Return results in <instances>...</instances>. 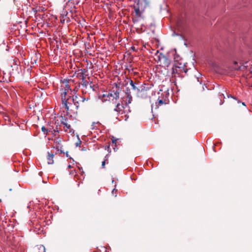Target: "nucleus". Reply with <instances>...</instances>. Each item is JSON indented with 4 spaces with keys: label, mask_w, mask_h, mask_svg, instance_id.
I'll return each mask as SVG.
<instances>
[{
    "label": "nucleus",
    "mask_w": 252,
    "mask_h": 252,
    "mask_svg": "<svg viewBox=\"0 0 252 252\" xmlns=\"http://www.w3.org/2000/svg\"><path fill=\"white\" fill-rule=\"evenodd\" d=\"M60 92L63 107L64 108L66 111L69 110L68 104H70V101L71 100L73 102L74 105H75L77 107H78V106L77 105V104L78 103V101H76V99L77 98L76 96H75V99L74 98H72L70 95L67 94L68 92H65V90L62 91L60 90Z\"/></svg>",
    "instance_id": "1"
},
{
    "label": "nucleus",
    "mask_w": 252,
    "mask_h": 252,
    "mask_svg": "<svg viewBox=\"0 0 252 252\" xmlns=\"http://www.w3.org/2000/svg\"><path fill=\"white\" fill-rule=\"evenodd\" d=\"M86 72L85 69L81 70V72L78 73V75L80 77H82V83L81 86L82 87V93L83 94H86L87 93V91L86 90L87 89L89 90H92L93 91H94L95 90L96 87L94 85H93L91 82L89 84V83L85 80V77L84 76V73Z\"/></svg>",
    "instance_id": "2"
},
{
    "label": "nucleus",
    "mask_w": 252,
    "mask_h": 252,
    "mask_svg": "<svg viewBox=\"0 0 252 252\" xmlns=\"http://www.w3.org/2000/svg\"><path fill=\"white\" fill-rule=\"evenodd\" d=\"M152 85L149 84H141L140 86V89L138 90L136 93L138 97L146 98L148 96V92L152 88Z\"/></svg>",
    "instance_id": "3"
},
{
    "label": "nucleus",
    "mask_w": 252,
    "mask_h": 252,
    "mask_svg": "<svg viewBox=\"0 0 252 252\" xmlns=\"http://www.w3.org/2000/svg\"><path fill=\"white\" fill-rule=\"evenodd\" d=\"M187 73L183 66L174 64L172 67L171 74L172 77L176 79L179 77H184V74Z\"/></svg>",
    "instance_id": "4"
},
{
    "label": "nucleus",
    "mask_w": 252,
    "mask_h": 252,
    "mask_svg": "<svg viewBox=\"0 0 252 252\" xmlns=\"http://www.w3.org/2000/svg\"><path fill=\"white\" fill-rule=\"evenodd\" d=\"M119 98V89L116 88V90H113L108 94H104L102 95V101H114L115 100V103Z\"/></svg>",
    "instance_id": "5"
},
{
    "label": "nucleus",
    "mask_w": 252,
    "mask_h": 252,
    "mask_svg": "<svg viewBox=\"0 0 252 252\" xmlns=\"http://www.w3.org/2000/svg\"><path fill=\"white\" fill-rule=\"evenodd\" d=\"M158 63H159L160 66L166 69L169 66L171 61L162 54H160V55L158 56Z\"/></svg>",
    "instance_id": "6"
},
{
    "label": "nucleus",
    "mask_w": 252,
    "mask_h": 252,
    "mask_svg": "<svg viewBox=\"0 0 252 252\" xmlns=\"http://www.w3.org/2000/svg\"><path fill=\"white\" fill-rule=\"evenodd\" d=\"M54 142L53 148L57 150L59 153L62 154H64V150H63V146L62 144V139L59 137H56L54 139H52Z\"/></svg>",
    "instance_id": "7"
},
{
    "label": "nucleus",
    "mask_w": 252,
    "mask_h": 252,
    "mask_svg": "<svg viewBox=\"0 0 252 252\" xmlns=\"http://www.w3.org/2000/svg\"><path fill=\"white\" fill-rule=\"evenodd\" d=\"M70 9L68 8V7L64 6V7L62 11L60 16V22L62 24L66 23H69L70 22L69 17L68 16V11H70Z\"/></svg>",
    "instance_id": "8"
},
{
    "label": "nucleus",
    "mask_w": 252,
    "mask_h": 252,
    "mask_svg": "<svg viewBox=\"0 0 252 252\" xmlns=\"http://www.w3.org/2000/svg\"><path fill=\"white\" fill-rule=\"evenodd\" d=\"M81 0H67V2L65 6L70 7V12L72 14L73 12L75 11V6L78 4Z\"/></svg>",
    "instance_id": "9"
},
{
    "label": "nucleus",
    "mask_w": 252,
    "mask_h": 252,
    "mask_svg": "<svg viewBox=\"0 0 252 252\" xmlns=\"http://www.w3.org/2000/svg\"><path fill=\"white\" fill-rule=\"evenodd\" d=\"M61 90L62 91L65 90V92H68L69 91H71V89H70V86L69 84V81L65 79H64L63 80H61Z\"/></svg>",
    "instance_id": "10"
},
{
    "label": "nucleus",
    "mask_w": 252,
    "mask_h": 252,
    "mask_svg": "<svg viewBox=\"0 0 252 252\" xmlns=\"http://www.w3.org/2000/svg\"><path fill=\"white\" fill-rule=\"evenodd\" d=\"M61 124L63 126V130L65 132H67L71 134L74 133V130L71 128V126L66 122V119H63V121H61Z\"/></svg>",
    "instance_id": "11"
},
{
    "label": "nucleus",
    "mask_w": 252,
    "mask_h": 252,
    "mask_svg": "<svg viewBox=\"0 0 252 252\" xmlns=\"http://www.w3.org/2000/svg\"><path fill=\"white\" fill-rule=\"evenodd\" d=\"M128 82L130 85L131 86L132 90L134 91V92L136 94L139 88L140 89V86L141 84V83L139 81L133 82L131 79L129 80Z\"/></svg>",
    "instance_id": "12"
},
{
    "label": "nucleus",
    "mask_w": 252,
    "mask_h": 252,
    "mask_svg": "<svg viewBox=\"0 0 252 252\" xmlns=\"http://www.w3.org/2000/svg\"><path fill=\"white\" fill-rule=\"evenodd\" d=\"M124 109V106L123 104L118 103L116 105V108L114 109V111L117 112L118 114H123Z\"/></svg>",
    "instance_id": "13"
},
{
    "label": "nucleus",
    "mask_w": 252,
    "mask_h": 252,
    "mask_svg": "<svg viewBox=\"0 0 252 252\" xmlns=\"http://www.w3.org/2000/svg\"><path fill=\"white\" fill-rule=\"evenodd\" d=\"M126 100H124V101H126V104H130L132 100V97L130 94V91L128 90H127V92L126 93Z\"/></svg>",
    "instance_id": "14"
},
{
    "label": "nucleus",
    "mask_w": 252,
    "mask_h": 252,
    "mask_svg": "<svg viewBox=\"0 0 252 252\" xmlns=\"http://www.w3.org/2000/svg\"><path fill=\"white\" fill-rule=\"evenodd\" d=\"M79 169L80 170V172H81V176H82V178H78L77 177V175H76V171L75 170H72L70 172V174L72 175H74L76 178H77L78 179H80V180H82V179H84L85 178V176L84 175V171H83L82 170V168H79Z\"/></svg>",
    "instance_id": "15"
},
{
    "label": "nucleus",
    "mask_w": 252,
    "mask_h": 252,
    "mask_svg": "<svg viewBox=\"0 0 252 252\" xmlns=\"http://www.w3.org/2000/svg\"><path fill=\"white\" fill-rule=\"evenodd\" d=\"M54 157V155L53 154L50 153L49 152H48V157H47V160H48V163L49 164H52L54 163V160L53 158Z\"/></svg>",
    "instance_id": "16"
},
{
    "label": "nucleus",
    "mask_w": 252,
    "mask_h": 252,
    "mask_svg": "<svg viewBox=\"0 0 252 252\" xmlns=\"http://www.w3.org/2000/svg\"><path fill=\"white\" fill-rule=\"evenodd\" d=\"M135 15L136 18H140L142 13V11H141L138 7L134 6Z\"/></svg>",
    "instance_id": "17"
},
{
    "label": "nucleus",
    "mask_w": 252,
    "mask_h": 252,
    "mask_svg": "<svg viewBox=\"0 0 252 252\" xmlns=\"http://www.w3.org/2000/svg\"><path fill=\"white\" fill-rule=\"evenodd\" d=\"M58 120L55 122L56 127L55 128L56 131L60 132L62 131L61 125L59 124V122H57Z\"/></svg>",
    "instance_id": "18"
},
{
    "label": "nucleus",
    "mask_w": 252,
    "mask_h": 252,
    "mask_svg": "<svg viewBox=\"0 0 252 252\" xmlns=\"http://www.w3.org/2000/svg\"><path fill=\"white\" fill-rule=\"evenodd\" d=\"M41 130L44 133V134L46 135H47L49 134L48 128H46L45 126H43L41 127Z\"/></svg>",
    "instance_id": "19"
},
{
    "label": "nucleus",
    "mask_w": 252,
    "mask_h": 252,
    "mask_svg": "<svg viewBox=\"0 0 252 252\" xmlns=\"http://www.w3.org/2000/svg\"><path fill=\"white\" fill-rule=\"evenodd\" d=\"M99 123L98 122L97 123H93L92 126V129H97L98 128V126H99Z\"/></svg>",
    "instance_id": "20"
},
{
    "label": "nucleus",
    "mask_w": 252,
    "mask_h": 252,
    "mask_svg": "<svg viewBox=\"0 0 252 252\" xmlns=\"http://www.w3.org/2000/svg\"><path fill=\"white\" fill-rule=\"evenodd\" d=\"M38 252H46L45 248L43 245H40L38 247Z\"/></svg>",
    "instance_id": "21"
},
{
    "label": "nucleus",
    "mask_w": 252,
    "mask_h": 252,
    "mask_svg": "<svg viewBox=\"0 0 252 252\" xmlns=\"http://www.w3.org/2000/svg\"><path fill=\"white\" fill-rule=\"evenodd\" d=\"M51 133L52 135H53V136L55 138L56 137H58V136H59V135H58V133H59V132L58 131H56L55 130V129H53L52 132H50Z\"/></svg>",
    "instance_id": "22"
},
{
    "label": "nucleus",
    "mask_w": 252,
    "mask_h": 252,
    "mask_svg": "<svg viewBox=\"0 0 252 252\" xmlns=\"http://www.w3.org/2000/svg\"><path fill=\"white\" fill-rule=\"evenodd\" d=\"M165 101H163L162 99H158V105L160 106L163 104H165Z\"/></svg>",
    "instance_id": "23"
},
{
    "label": "nucleus",
    "mask_w": 252,
    "mask_h": 252,
    "mask_svg": "<svg viewBox=\"0 0 252 252\" xmlns=\"http://www.w3.org/2000/svg\"><path fill=\"white\" fill-rule=\"evenodd\" d=\"M48 132H52L53 129H55L54 127L53 126H49V127L47 128Z\"/></svg>",
    "instance_id": "24"
},
{
    "label": "nucleus",
    "mask_w": 252,
    "mask_h": 252,
    "mask_svg": "<svg viewBox=\"0 0 252 252\" xmlns=\"http://www.w3.org/2000/svg\"><path fill=\"white\" fill-rule=\"evenodd\" d=\"M13 64L17 65V66H18V63H19V62L18 61L16 60H13Z\"/></svg>",
    "instance_id": "25"
},
{
    "label": "nucleus",
    "mask_w": 252,
    "mask_h": 252,
    "mask_svg": "<svg viewBox=\"0 0 252 252\" xmlns=\"http://www.w3.org/2000/svg\"><path fill=\"white\" fill-rule=\"evenodd\" d=\"M105 160H104V161H103L102 162V164H101L102 167L103 168H104V167H105Z\"/></svg>",
    "instance_id": "26"
},
{
    "label": "nucleus",
    "mask_w": 252,
    "mask_h": 252,
    "mask_svg": "<svg viewBox=\"0 0 252 252\" xmlns=\"http://www.w3.org/2000/svg\"><path fill=\"white\" fill-rule=\"evenodd\" d=\"M227 97H232V98H233L234 99H236L235 97H233V96H232V95L231 94H228Z\"/></svg>",
    "instance_id": "27"
},
{
    "label": "nucleus",
    "mask_w": 252,
    "mask_h": 252,
    "mask_svg": "<svg viewBox=\"0 0 252 252\" xmlns=\"http://www.w3.org/2000/svg\"><path fill=\"white\" fill-rule=\"evenodd\" d=\"M131 49H132V50H133V51H136V49H135V47H131Z\"/></svg>",
    "instance_id": "28"
},
{
    "label": "nucleus",
    "mask_w": 252,
    "mask_h": 252,
    "mask_svg": "<svg viewBox=\"0 0 252 252\" xmlns=\"http://www.w3.org/2000/svg\"><path fill=\"white\" fill-rule=\"evenodd\" d=\"M116 141H117L116 139H115V140L114 139H112L113 143H116Z\"/></svg>",
    "instance_id": "29"
},
{
    "label": "nucleus",
    "mask_w": 252,
    "mask_h": 252,
    "mask_svg": "<svg viewBox=\"0 0 252 252\" xmlns=\"http://www.w3.org/2000/svg\"><path fill=\"white\" fill-rule=\"evenodd\" d=\"M65 154H66V156L67 157H68V152H66L65 153Z\"/></svg>",
    "instance_id": "30"
},
{
    "label": "nucleus",
    "mask_w": 252,
    "mask_h": 252,
    "mask_svg": "<svg viewBox=\"0 0 252 252\" xmlns=\"http://www.w3.org/2000/svg\"><path fill=\"white\" fill-rule=\"evenodd\" d=\"M115 189H113V190H112V193H114L115 192Z\"/></svg>",
    "instance_id": "31"
},
{
    "label": "nucleus",
    "mask_w": 252,
    "mask_h": 252,
    "mask_svg": "<svg viewBox=\"0 0 252 252\" xmlns=\"http://www.w3.org/2000/svg\"><path fill=\"white\" fill-rule=\"evenodd\" d=\"M73 91L75 92H76L77 91V90H76V88L75 89H74Z\"/></svg>",
    "instance_id": "32"
},
{
    "label": "nucleus",
    "mask_w": 252,
    "mask_h": 252,
    "mask_svg": "<svg viewBox=\"0 0 252 252\" xmlns=\"http://www.w3.org/2000/svg\"><path fill=\"white\" fill-rule=\"evenodd\" d=\"M81 141H79V144H80ZM79 145V143H76V146H78Z\"/></svg>",
    "instance_id": "33"
},
{
    "label": "nucleus",
    "mask_w": 252,
    "mask_h": 252,
    "mask_svg": "<svg viewBox=\"0 0 252 252\" xmlns=\"http://www.w3.org/2000/svg\"><path fill=\"white\" fill-rule=\"evenodd\" d=\"M242 104H243V105H244V106H246V105H245V103H244V102H243V103H242Z\"/></svg>",
    "instance_id": "34"
},
{
    "label": "nucleus",
    "mask_w": 252,
    "mask_h": 252,
    "mask_svg": "<svg viewBox=\"0 0 252 252\" xmlns=\"http://www.w3.org/2000/svg\"><path fill=\"white\" fill-rule=\"evenodd\" d=\"M68 168H70V167H71V165H69L68 166Z\"/></svg>",
    "instance_id": "35"
}]
</instances>
